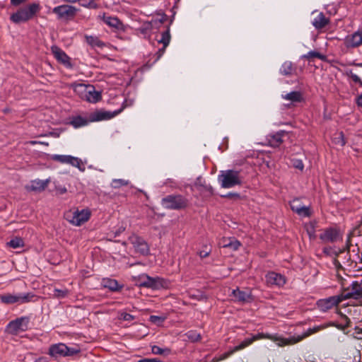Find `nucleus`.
Masks as SVG:
<instances>
[{"label": "nucleus", "mask_w": 362, "mask_h": 362, "mask_svg": "<svg viewBox=\"0 0 362 362\" xmlns=\"http://www.w3.org/2000/svg\"><path fill=\"white\" fill-rule=\"evenodd\" d=\"M34 362H49L47 358L41 356L37 358Z\"/></svg>", "instance_id": "obj_58"}, {"label": "nucleus", "mask_w": 362, "mask_h": 362, "mask_svg": "<svg viewBox=\"0 0 362 362\" xmlns=\"http://www.w3.org/2000/svg\"><path fill=\"white\" fill-rule=\"evenodd\" d=\"M189 204L188 199L182 194H170L161 199V205L169 210H182Z\"/></svg>", "instance_id": "obj_8"}, {"label": "nucleus", "mask_w": 362, "mask_h": 362, "mask_svg": "<svg viewBox=\"0 0 362 362\" xmlns=\"http://www.w3.org/2000/svg\"><path fill=\"white\" fill-rule=\"evenodd\" d=\"M283 98L291 100V103H293L294 102V91H291L289 93L283 95Z\"/></svg>", "instance_id": "obj_51"}, {"label": "nucleus", "mask_w": 362, "mask_h": 362, "mask_svg": "<svg viewBox=\"0 0 362 362\" xmlns=\"http://www.w3.org/2000/svg\"><path fill=\"white\" fill-rule=\"evenodd\" d=\"M69 291L66 288L58 289L54 288L53 296L58 298H63L68 296Z\"/></svg>", "instance_id": "obj_43"}, {"label": "nucleus", "mask_w": 362, "mask_h": 362, "mask_svg": "<svg viewBox=\"0 0 362 362\" xmlns=\"http://www.w3.org/2000/svg\"><path fill=\"white\" fill-rule=\"evenodd\" d=\"M29 322L28 317H21L11 321L7 325V331L11 334H17L20 332L28 329Z\"/></svg>", "instance_id": "obj_14"}, {"label": "nucleus", "mask_w": 362, "mask_h": 362, "mask_svg": "<svg viewBox=\"0 0 362 362\" xmlns=\"http://www.w3.org/2000/svg\"><path fill=\"white\" fill-rule=\"evenodd\" d=\"M78 9L74 6L69 4H63L54 7L52 13L56 14L59 20L71 21L73 20Z\"/></svg>", "instance_id": "obj_11"}, {"label": "nucleus", "mask_w": 362, "mask_h": 362, "mask_svg": "<svg viewBox=\"0 0 362 362\" xmlns=\"http://www.w3.org/2000/svg\"><path fill=\"white\" fill-rule=\"evenodd\" d=\"M356 103L358 106L362 107V93L359 95L356 98Z\"/></svg>", "instance_id": "obj_59"}, {"label": "nucleus", "mask_w": 362, "mask_h": 362, "mask_svg": "<svg viewBox=\"0 0 362 362\" xmlns=\"http://www.w3.org/2000/svg\"><path fill=\"white\" fill-rule=\"evenodd\" d=\"M37 297L32 292L19 293H6L0 296V300L5 304H24L30 302H34Z\"/></svg>", "instance_id": "obj_9"}, {"label": "nucleus", "mask_w": 362, "mask_h": 362, "mask_svg": "<svg viewBox=\"0 0 362 362\" xmlns=\"http://www.w3.org/2000/svg\"><path fill=\"white\" fill-rule=\"evenodd\" d=\"M40 11V6L38 3L30 4L12 13L10 20L16 24L25 23L33 19Z\"/></svg>", "instance_id": "obj_3"}, {"label": "nucleus", "mask_w": 362, "mask_h": 362, "mask_svg": "<svg viewBox=\"0 0 362 362\" xmlns=\"http://www.w3.org/2000/svg\"><path fill=\"white\" fill-rule=\"evenodd\" d=\"M304 203H305V202H301L299 200L296 199V204H297V206H303Z\"/></svg>", "instance_id": "obj_60"}, {"label": "nucleus", "mask_w": 362, "mask_h": 362, "mask_svg": "<svg viewBox=\"0 0 362 362\" xmlns=\"http://www.w3.org/2000/svg\"><path fill=\"white\" fill-rule=\"evenodd\" d=\"M341 320L342 321L341 323L330 322L329 324L327 325H322L315 326L313 328H309L306 332H303V334L296 336V343L303 340V339L310 336L312 334L316 333L323 329L328 327L329 326L336 327L337 329L340 330H344L350 327L351 322L346 315H341Z\"/></svg>", "instance_id": "obj_5"}, {"label": "nucleus", "mask_w": 362, "mask_h": 362, "mask_svg": "<svg viewBox=\"0 0 362 362\" xmlns=\"http://www.w3.org/2000/svg\"><path fill=\"white\" fill-rule=\"evenodd\" d=\"M49 182V180L47 179L45 180H35L30 182V185H26L25 189L29 192H40L45 190V189L47 187Z\"/></svg>", "instance_id": "obj_24"}, {"label": "nucleus", "mask_w": 362, "mask_h": 362, "mask_svg": "<svg viewBox=\"0 0 362 362\" xmlns=\"http://www.w3.org/2000/svg\"><path fill=\"white\" fill-rule=\"evenodd\" d=\"M219 361H221L219 360L218 356H215L214 358H213V359L211 360V362H219Z\"/></svg>", "instance_id": "obj_62"}, {"label": "nucleus", "mask_w": 362, "mask_h": 362, "mask_svg": "<svg viewBox=\"0 0 362 362\" xmlns=\"http://www.w3.org/2000/svg\"><path fill=\"white\" fill-rule=\"evenodd\" d=\"M345 75L355 83H358L362 87V81L360 77L354 74L352 70H346Z\"/></svg>", "instance_id": "obj_41"}, {"label": "nucleus", "mask_w": 362, "mask_h": 362, "mask_svg": "<svg viewBox=\"0 0 362 362\" xmlns=\"http://www.w3.org/2000/svg\"><path fill=\"white\" fill-rule=\"evenodd\" d=\"M264 337V335L263 334H257L256 335H254L251 338L245 339L239 345L234 346L233 348H232L228 351H227V352L220 355L218 356L219 360L221 361H223V360L228 358L232 354H233L235 352L238 351L240 350H242V349L246 348L247 346H248L250 344H252L253 341H255L256 340H258V339H262Z\"/></svg>", "instance_id": "obj_13"}, {"label": "nucleus", "mask_w": 362, "mask_h": 362, "mask_svg": "<svg viewBox=\"0 0 362 362\" xmlns=\"http://www.w3.org/2000/svg\"><path fill=\"white\" fill-rule=\"evenodd\" d=\"M186 336L190 341L193 342L198 341L201 339L200 334L197 333L196 331H189L186 334Z\"/></svg>", "instance_id": "obj_44"}, {"label": "nucleus", "mask_w": 362, "mask_h": 362, "mask_svg": "<svg viewBox=\"0 0 362 362\" xmlns=\"http://www.w3.org/2000/svg\"><path fill=\"white\" fill-rule=\"evenodd\" d=\"M284 134V132H277L274 134H269L267 136V142L268 145L272 147L279 146L283 141L282 135Z\"/></svg>", "instance_id": "obj_28"}, {"label": "nucleus", "mask_w": 362, "mask_h": 362, "mask_svg": "<svg viewBox=\"0 0 362 362\" xmlns=\"http://www.w3.org/2000/svg\"><path fill=\"white\" fill-rule=\"evenodd\" d=\"M344 44L347 49H354L362 45V30H358L346 36Z\"/></svg>", "instance_id": "obj_17"}, {"label": "nucleus", "mask_w": 362, "mask_h": 362, "mask_svg": "<svg viewBox=\"0 0 362 362\" xmlns=\"http://www.w3.org/2000/svg\"><path fill=\"white\" fill-rule=\"evenodd\" d=\"M302 57L308 59V60H312L315 58L325 60L326 58V57L324 54H322L315 50L308 52L306 54H304L303 56H302Z\"/></svg>", "instance_id": "obj_36"}, {"label": "nucleus", "mask_w": 362, "mask_h": 362, "mask_svg": "<svg viewBox=\"0 0 362 362\" xmlns=\"http://www.w3.org/2000/svg\"><path fill=\"white\" fill-rule=\"evenodd\" d=\"M122 112V109L114 112L96 110L90 114L88 120L81 117L76 116L72 118L70 124L75 128L86 126L89 122H98L112 119Z\"/></svg>", "instance_id": "obj_1"}, {"label": "nucleus", "mask_w": 362, "mask_h": 362, "mask_svg": "<svg viewBox=\"0 0 362 362\" xmlns=\"http://www.w3.org/2000/svg\"><path fill=\"white\" fill-rule=\"evenodd\" d=\"M102 284L105 288H107L112 291H117L122 288V286L119 285L117 281L108 278L103 279Z\"/></svg>", "instance_id": "obj_30"}, {"label": "nucleus", "mask_w": 362, "mask_h": 362, "mask_svg": "<svg viewBox=\"0 0 362 362\" xmlns=\"http://www.w3.org/2000/svg\"><path fill=\"white\" fill-rule=\"evenodd\" d=\"M78 2H79L81 6L85 8H97L98 7L95 0H78Z\"/></svg>", "instance_id": "obj_42"}, {"label": "nucleus", "mask_w": 362, "mask_h": 362, "mask_svg": "<svg viewBox=\"0 0 362 362\" xmlns=\"http://www.w3.org/2000/svg\"><path fill=\"white\" fill-rule=\"evenodd\" d=\"M151 352L155 355L168 356L172 354V350L168 347L161 348L157 345H153L151 346Z\"/></svg>", "instance_id": "obj_31"}, {"label": "nucleus", "mask_w": 362, "mask_h": 362, "mask_svg": "<svg viewBox=\"0 0 362 362\" xmlns=\"http://www.w3.org/2000/svg\"><path fill=\"white\" fill-rule=\"evenodd\" d=\"M303 100V97L300 91H296V103Z\"/></svg>", "instance_id": "obj_54"}, {"label": "nucleus", "mask_w": 362, "mask_h": 362, "mask_svg": "<svg viewBox=\"0 0 362 362\" xmlns=\"http://www.w3.org/2000/svg\"><path fill=\"white\" fill-rule=\"evenodd\" d=\"M129 184V180L124 179H114L112 180L110 186L114 189H118L122 186H127Z\"/></svg>", "instance_id": "obj_38"}, {"label": "nucleus", "mask_w": 362, "mask_h": 362, "mask_svg": "<svg viewBox=\"0 0 362 362\" xmlns=\"http://www.w3.org/2000/svg\"><path fill=\"white\" fill-rule=\"evenodd\" d=\"M278 341H279L278 343V345L279 346H284V345H287V344H292V341L294 342V338L292 337L291 339H284V338H281L279 339H277Z\"/></svg>", "instance_id": "obj_46"}, {"label": "nucleus", "mask_w": 362, "mask_h": 362, "mask_svg": "<svg viewBox=\"0 0 362 362\" xmlns=\"http://www.w3.org/2000/svg\"><path fill=\"white\" fill-rule=\"evenodd\" d=\"M103 21L105 23L111 28H114L117 30H122L123 24L117 17L107 16L105 14L103 16Z\"/></svg>", "instance_id": "obj_27"}, {"label": "nucleus", "mask_w": 362, "mask_h": 362, "mask_svg": "<svg viewBox=\"0 0 362 362\" xmlns=\"http://www.w3.org/2000/svg\"><path fill=\"white\" fill-rule=\"evenodd\" d=\"M355 232L354 231L353 233H350L348 236V238H347V240H346V247H347V249L349 250L350 248V246L351 245V236L352 235H354Z\"/></svg>", "instance_id": "obj_57"}, {"label": "nucleus", "mask_w": 362, "mask_h": 362, "mask_svg": "<svg viewBox=\"0 0 362 362\" xmlns=\"http://www.w3.org/2000/svg\"><path fill=\"white\" fill-rule=\"evenodd\" d=\"M135 285L139 287H145L153 290L160 289L165 286V281L158 276L151 277L146 274H142L134 277Z\"/></svg>", "instance_id": "obj_6"}, {"label": "nucleus", "mask_w": 362, "mask_h": 362, "mask_svg": "<svg viewBox=\"0 0 362 362\" xmlns=\"http://www.w3.org/2000/svg\"><path fill=\"white\" fill-rule=\"evenodd\" d=\"M121 318L125 321H132L134 320V316L127 313H123L121 314Z\"/></svg>", "instance_id": "obj_47"}, {"label": "nucleus", "mask_w": 362, "mask_h": 362, "mask_svg": "<svg viewBox=\"0 0 362 362\" xmlns=\"http://www.w3.org/2000/svg\"><path fill=\"white\" fill-rule=\"evenodd\" d=\"M161 39L158 40L159 43H162L164 47H166L170 41V35L169 28L164 32L162 33Z\"/></svg>", "instance_id": "obj_39"}, {"label": "nucleus", "mask_w": 362, "mask_h": 362, "mask_svg": "<svg viewBox=\"0 0 362 362\" xmlns=\"http://www.w3.org/2000/svg\"><path fill=\"white\" fill-rule=\"evenodd\" d=\"M165 317L157 316V315H151L149 317V321L153 324H156L158 325L163 323L165 320Z\"/></svg>", "instance_id": "obj_45"}, {"label": "nucleus", "mask_w": 362, "mask_h": 362, "mask_svg": "<svg viewBox=\"0 0 362 362\" xmlns=\"http://www.w3.org/2000/svg\"><path fill=\"white\" fill-rule=\"evenodd\" d=\"M64 2H66V3H70V4H73V3H76V2H78V0H63Z\"/></svg>", "instance_id": "obj_61"}, {"label": "nucleus", "mask_w": 362, "mask_h": 362, "mask_svg": "<svg viewBox=\"0 0 362 362\" xmlns=\"http://www.w3.org/2000/svg\"><path fill=\"white\" fill-rule=\"evenodd\" d=\"M319 238L324 243H334L341 239V235L337 228L330 227L325 229Z\"/></svg>", "instance_id": "obj_16"}, {"label": "nucleus", "mask_w": 362, "mask_h": 362, "mask_svg": "<svg viewBox=\"0 0 362 362\" xmlns=\"http://www.w3.org/2000/svg\"><path fill=\"white\" fill-rule=\"evenodd\" d=\"M81 349L78 346H68L64 343H58L50 345L47 354L53 358L74 356L80 353Z\"/></svg>", "instance_id": "obj_7"}, {"label": "nucleus", "mask_w": 362, "mask_h": 362, "mask_svg": "<svg viewBox=\"0 0 362 362\" xmlns=\"http://www.w3.org/2000/svg\"><path fill=\"white\" fill-rule=\"evenodd\" d=\"M304 168L303 160L300 159H296V169H298L302 171Z\"/></svg>", "instance_id": "obj_50"}, {"label": "nucleus", "mask_w": 362, "mask_h": 362, "mask_svg": "<svg viewBox=\"0 0 362 362\" xmlns=\"http://www.w3.org/2000/svg\"><path fill=\"white\" fill-rule=\"evenodd\" d=\"M57 194H64L67 192L66 188L64 186H56L55 187Z\"/></svg>", "instance_id": "obj_48"}, {"label": "nucleus", "mask_w": 362, "mask_h": 362, "mask_svg": "<svg viewBox=\"0 0 362 362\" xmlns=\"http://www.w3.org/2000/svg\"><path fill=\"white\" fill-rule=\"evenodd\" d=\"M167 20L165 14H161L160 18L152 19L151 21L145 22L139 28L142 34L146 35L149 33L153 28H158Z\"/></svg>", "instance_id": "obj_20"}, {"label": "nucleus", "mask_w": 362, "mask_h": 362, "mask_svg": "<svg viewBox=\"0 0 362 362\" xmlns=\"http://www.w3.org/2000/svg\"><path fill=\"white\" fill-rule=\"evenodd\" d=\"M39 143H40V141H30V144H31L32 145L39 144Z\"/></svg>", "instance_id": "obj_63"}, {"label": "nucleus", "mask_w": 362, "mask_h": 362, "mask_svg": "<svg viewBox=\"0 0 362 362\" xmlns=\"http://www.w3.org/2000/svg\"><path fill=\"white\" fill-rule=\"evenodd\" d=\"M7 246L13 249L23 247L24 246V241L20 237H15L6 243Z\"/></svg>", "instance_id": "obj_33"}, {"label": "nucleus", "mask_w": 362, "mask_h": 362, "mask_svg": "<svg viewBox=\"0 0 362 362\" xmlns=\"http://www.w3.org/2000/svg\"><path fill=\"white\" fill-rule=\"evenodd\" d=\"M332 141L336 145L344 146L346 144L344 133L342 132H339L334 134L332 138Z\"/></svg>", "instance_id": "obj_34"}, {"label": "nucleus", "mask_w": 362, "mask_h": 362, "mask_svg": "<svg viewBox=\"0 0 362 362\" xmlns=\"http://www.w3.org/2000/svg\"><path fill=\"white\" fill-rule=\"evenodd\" d=\"M240 246V243L234 238L223 240V247H228L233 250H237Z\"/></svg>", "instance_id": "obj_32"}, {"label": "nucleus", "mask_w": 362, "mask_h": 362, "mask_svg": "<svg viewBox=\"0 0 362 362\" xmlns=\"http://www.w3.org/2000/svg\"><path fill=\"white\" fill-rule=\"evenodd\" d=\"M341 296L343 300H362V279L353 281L349 286L344 288Z\"/></svg>", "instance_id": "obj_12"}, {"label": "nucleus", "mask_w": 362, "mask_h": 362, "mask_svg": "<svg viewBox=\"0 0 362 362\" xmlns=\"http://www.w3.org/2000/svg\"><path fill=\"white\" fill-rule=\"evenodd\" d=\"M293 71V64L291 62H286L283 64L280 69V71L284 75L291 74Z\"/></svg>", "instance_id": "obj_40"}, {"label": "nucleus", "mask_w": 362, "mask_h": 362, "mask_svg": "<svg viewBox=\"0 0 362 362\" xmlns=\"http://www.w3.org/2000/svg\"><path fill=\"white\" fill-rule=\"evenodd\" d=\"M194 185L197 187H202L203 188L205 191H207L210 193H212L213 192V188L210 185H207L205 184V181L203 180L202 177H199L197 178L196 181H195V183H194Z\"/></svg>", "instance_id": "obj_37"}, {"label": "nucleus", "mask_w": 362, "mask_h": 362, "mask_svg": "<svg viewBox=\"0 0 362 362\" xmlns=\"http://www.w3.org/2000/svg\"><path fill=\"white\" fill-rule=\"evenodd\" d=\"M52 52L59 62L66 67H71L70 57L61 48L57 46H52Z\"/></svg>", "instance_id": "obj_22"}, {"label": "nucleus", "mask_w": 362, "mask_h": 362, "mask_svg": "<svg viewBox=\"0 0 362 362\" xmlns=\"http://www.w3.org/2000/svg\"><path fill=\"white\" fill-rule=\"evenodd\" d=\"M343 300L341 296H333L327 298L320 299L317 301V306L322 312H327L329 310L337 307Z\"/></svg>", "instance_id": "obj_15"}, {"label": "nucleus", "mask_w": 362, "mask_h": 362, "mask_svg": "<svg viewBox=\"0 0 362 362\" xmlns=\"http://www.w3.org/2000/svg\"><path fill=\"white\" fill-rule=\"evenodd\" d=\"M314 214L312 208L311 202L308 199L305 200L303 206H297L296 204V214L300 220L310 218Z\"/></svg>", "instance_id": "obj_21"}, {"label": "nucleus", "mask_w": 362, "mask_h": 362, "mask_svg": "<svg viewBox=\"0 0 362 362\" xmlns=\"http://www.w3.org/2000/svg\"><path fill=\"white\" fill-rule=\"evenodd\" d=\"M232 296L235 298L237 301L243 303L250 302L252 300L251 293L250 292L241 291L239 288L233 290Z\"/></svg>", "instance_id": "obj_26"}, {"label": "nucleus", "mask_w": 362, "mask_h": 362, "mask_svg": "<svg viewBox=\"0 0 362 362\" xmlns=\"http://www.w3.org/2000/svg\"><path fill=\"white\" fill-rule=\"evenodd\" d=\"M245 177L241 170H221L218 176V181L223 188H231L236 185H242Z\"/></svg>", "instance_id": "obj_2"}, {"label": "nucleus", "mask_w": 362, "mask_h": 362, "mask_svg": "<svg viewBox=\"0 0 362 362\" xmlns=\"http://www.w3.org/2000/svg\"><path fill=\"white\" fill-rule=\"evenodd\" d=\"M90 216L88 209L69 211L65 214V218L74 226H81L88 221Z\"/></svg>", "instance_id": "obj_10"}, {"label": "nucleus", "mask_w": 362, "mask_h": 362, "mask_svg": "<svg viewBox=\"0 0 362 362\" xmlns=\"http://www.w3.org/2000/svg\"><path fill=\"white\" fill-rule=\"evenodd\" d=\"M86 42L92 47H103L104 43L98 37L94 36H86Z\"/></svg>", "instance_id": "obj_35"}, {"label": "nucleus", "mask_w": 362, "mask_h": 362, "mask_svg": "<svg viewBox=\"0 0 362 362\" xmlns=\"http://www.w3.org/2000/svg\"><path fill=\"white\" fill-rule=\"evenodd\" d=\"M266 281L268 285L281 286L285 284L286 280L281 274L271 272L266 275Z\"/></svg>", "instance_id": "obj_23"}, {"label": "nucleus", "mask_w": 362, "mask_h": 362, "mask_svg": "<svg viewBox=\"0 0 362 362\" xmlns=\"http://www.w3.org/2000/svg\"><path fill=\"white\" fill-rule=\"evenodd\" d=\"M199 254L201 258H205L210 254V250H202Z\"/></svg>", "instance_id": "obj_56"}, {"label": "nucleus", "mask_w": 362, "mask_h": 362, "mask_svg": "<svg viewBox=\"0 0 362 362\" xmlns=\"http://www.w3.org/2000/svg\"><path fill=\"white\" fill-rule=\"evenodd\" d=\"M71 87L76 94L89 103H96L102 99L101 92L95 90L92 85L74 83Z\"/></svg>", "instance_id": "obj_4"}, {"label": "nucleus", "mask_w": 362, "mask_h": 362, "mask_svg": "<svg viewBox=\"0 0 362 362\" xmlns=\"http://www.w3.org/2000/svg\"><path fill=\"white\" fill-rule=\"evenodd\" d=\"M317 225V223L315 220L310 221V222L304 224V228L310 240H315L316 238L315 230Z\"/></svg>", "instance_id": "obj_29"}, {"label": "nucleus", "mask_w": 362, "mask_h": 362, "mask_svg": "<svg viewBox=\"0 0 362 362\" xmlns=\"http://www.w3.org/2000/svg\"><path fill=\"white\" fill-rule=\"evenodd\" d=\"M222 197L230 198V199H238L240 198V194L238 193L229 192L226 195H223Z\"/></svg>", "instance_id": "obj_49"}, {"label": "nucleus", "mask_w": 362, "mask_h": 362, "mask_svg": "<svg viewBox=\"0 0 362 362\" xmlns=\"http://www.w3.org/2000/svg\"><path fill=\"white\" fill-rule=\"evenodd\" d=\"M129 240L136 252L142 255H147L149 253L148 245L143 238L133 235L129 238Z\"/></svg>", "instance_id": "obj_19"}, {"label": "nucleus", "mask_w": 362, "mask_h": 362, "mask_svg": "<svg viewBox=\"0 0 362 362\" xmlns=\"http://www.w3.org/2000/svg\"><path fill=\"white\" fill-rule=\"evenodd\" d=\"M52 160L62 163L70 164L72 166L78 168L81 171L85 170V168L82 165L81 160L76 157L66 155H54L52 156Z\"/></svg>", "instance_id": "obj_18"}, {"label": "nucleus", "mask_w": 362, "mask_h": 362, "mask_svg": "<svg viewBox=\"0 0 362 362\" xmlns=\"http://www.w3.org/2000/svg\"><path fill=\"white\" fill-rule=\"evenodd\" d=\"M39 144L45 145L47 146H49V143L45 141H40Z\"/></svg>", "instance_id": "obj_64"}, {"label": "nucleus", "mask_w": 362, "mask_h": 362, "mask_svg": "<svg viewBox=\"0 0 362 362\" xmlns=\"http://www.w3.org/2000/svg\"><path fill=\"white\" fill-rule=\"evenodd\" d=\"M329 23V18L326 17L322 12H320L314 18L312 24L315 29L321 30L325 28Z\"/></svg>", "instance_id": "obj_25"}, {"label": "nucleus", "mask_w": 362, "mask_h": 362, "mask_svg": "<svg viewBox=\"0 0 362 362\" xmlns=\"http://www.w3.org/2000/svg\"><path fill=\"white\" fill-rule=\"evenodd\" d=\"M137 362H161V361L158 358H144Z\"/></svg>", "instance_id": "obj_55"}, {"label": "nucleus", "mask_w": 362, "mask_h": 362, "mask_svg": "<svg viewBox=\"0 0 362 362\" xmlns=\"http://www.w3.org/2000/svg\"><path fill=\"white\" fill-rule=\"evenodd\" d=\"M165 48L166 47H164V46H163L162 48L158 49V51L156 52L157 57L156 59V61L158 60L161 57V56L164 54Z\"/></svg>", "instance_id": "obj_53"}, {"label": "nucleus", "mask_w": 362, "mask_h": 362, "mask_svg": "<svg viewBox=\"0 0 362 362\" xmlns=\"http://www.w3.org/2000/svg\"><path fill=\"white\" fill-rule=\"evenodd\" d=\"M26 1L27 0H11V4L14 6H18Z\"/></svg>", "instance_id": "obj_52"}]
</instances>
